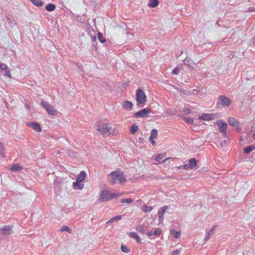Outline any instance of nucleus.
<instances>
[{"label":"nucleus","mask_w":255,"mask_h":255,"mask_svg":"<svg viewBox=\"0 0 255 255\" xmlns=\"http://www.w3.org/2000/svg\"><path fill=\"white\" fill-rule=\"evenodd\" d=\"M228 122L230 125H232L236 128V131L237 132H241L242 129L239 127L240 123L234 118H230L228 119Z\"/></svg>","instance_id":"obj_10"},{"label":"nucleus","mask_w":255,"mask_h":255,"mask_svg":"<svg viewBox=\"0 0 255 255\" xmlns=\"http://www.w3.org/2000/svg\"><path fill=\"white\" fill-rule=\"evenodd\" d=\"M146 234H147V236H149V237L151 239H152L153 238V232L151 230L147 231V232H146Z\"/></svg>","instance_id":"obj_42"},{"label":"nucleus","mask_w":255,"mask_h":255,"mask_svg":"<svg viewBox=\"0 0 255 255\" xmlns=\"http://www.w3.org/2000/svg\"><path fill=\"white\" fill-rule=\"evenodd\" d=\"M97 130H99L101 134L106 133L108 132L110 133L111 127H108V125L103 123L102 122H99L96 124Z\"/></svg>","instance_id":"obj_6"},{"label":"nucleus","mask_w":255,"mask_h":255,"mask_svg":"<svg viewBox=\"0 0 255 255\" xmlns=\"http://www.w3.org/2000/svg\"><path fill=\"white\" fill-rule=\"evenodd\" d=\"M122 218V215H118V216H117L116 217H114L113 218H112L111 219H110V220H109L107 222V224H111V223H113L114 222H117V221H118L120 220H121Z\"/></svg>","instance_id":"obj_23"},{"label":"nucleus","mask_w":255,"mask_h":255,"mask_svg":"<svg viewBox=\"0 0 255 255\" xmlns=\"http://www.w3.org/2000/svg\"><path fill=\"white\" fill-rule=\"evenodd\" d=\"M138 126L135 124L132 125L130 127V132L131 134H134L138 130Z\"/></svg>","instance_id":"obj_28"},{"label":"nucleus","mask_w":255,"mask_h":255,"mask_svg":"<svg viewBox=\"0 0 255 255\" xmlns=\"http://www.w3.org/2000/svg\"><path fill=\"white\" fill-rule=\"evenodd\" d=\"M133 106L132 103L129 101H126L124 102L123 107L124 109H129L131 110Z\"/></svg>","instance_id":"obj_19"},{"label":"nucleus","mask_w":255,"mask_h":255,"mask_svg":"<svg viewBox=\"0 0 255 255\" xmlns=\"http://www.w3.org/2000/svg\"><path fill=\"white\" fill-rule=\"evenodd\" d=\"M22 169V167H21L18 163L13 164L10 168V170L13 172H18Z\"/></svg>","instance_id":"obj_20"},{"label":"nucleus","mask_w":255,"mask_h":255,"mask_svg":"<svg viewBox=\"0 0 255 255\" xmlns=\"http://www.w3.org/2000/svg\"><path fill=\"white\" fill-rule=\"evenodd\" d=\"M28 125H29V126L31 127L34 130L37 131V132H40L41 130L40 125L39 124H38L37 123H36V122L30 123Z\"/></svg>","instance_id":"obj_15"},{"label":"nucleus","mask_w":255,"mask_h":255,"mask_svg":"<svg viewBox=\"0 0 255 255\" xmlns=\"http://www.w3.org/2000/svg\"><path fill=\"white\" fill-rule=\"evenodd\" d=\"M41 105L46 110L48 115L53 116L57 114V111L48 102L43 100L41 102Z\"/></svg>","instance_id":"obj_5"},{"label":"nucleus","mask_w":255,"mask_h":255,"mask_svg":"<svg viewBox=\"0 0 255 255\" xmlns=\"http://www.w3.org/2000/svg\"><path fill=\"white\" fill-rule=\"evenodd\" d=\"M150 112H151L150 108H146L136 112L133 116L135 118L147 117H148V114Z\"/></svg>","instance_id":"obj_7"},{"label":"nucleus","mask_w":255,"mask_h":255,"mask_svg":"<svg viewBox=\"0 0 255 255\" xmlns=\"http://www.w3.org/2000/svg\"><path fill=\"white\" fill-rule=\"evenodd\" d=\"M158 4V0H149L148 5L151 7H155Z\"/></svg>","instance_id":"obj_25"},{"label":"nucleus","mask_w":255,"mask_h":255,"mask_svg":"<svg viewBox=\"0 0 255 255\" xmlns=\"http://www.w3.org/2000/svg\"><path fill=\"white\" fill-rule=\"evenodd\" d=\"M228 143H229V140H223V141H221V145L222 147L224 145L227 144Z\"/></svg>","instance_id":"obj_46"},{"label":"nucleus","mask_w":255,"mask_h":255,"mask_svg":"<svg viewBox=\"0 0 255 255\" xmlns=\"http://www.w3.org/2000/svg\"><path fill=\"white\" fill-rule=\"evenodd\" d=\"M197 163V160L194 158H190L189 160V164H188V165L189 166V168H190L191 169H193L194 167H195Z\"/></svg>","instance_id":"obj_17"},{"label":"nucleus","mask_w":255,"mask_h":255,"mask_svg":"<svg viewBox=\"0 0 255 255\" xmlns=\"http://www.w3.org/2000/svg\"><path fill=\"white\" fill-rule=\"evenodd\" d=\"M253 148L252 147V146L251 145H249V146H248L247 147H246L244 149V153L246 154H248L249 153H250L252 151H253Z\"/></svg>","instance_id":"obj_31"},{"label":"nucleus","mask_w":255,"mask_h":255,"mask_svg":"<svg viewBox=\"0 0 255 255\" xmlns=\"http://www.w3.org/2000/svg\"><path fill=\"white\" fill-rule=\"evenodd\" d=\"M0 74L7 77H10L11 74L8 67L5 64L0 63Z\"/></svg>","instance_id":"obj_8"},{"label":"nucleus","mask_w":255,"mask_h":255,"mask_svg":"<svg viewBox=\"0 0 255 255\" xmlns=\"http://www.w3.org/2000/svg\"><path fill=\"white\" fill-rule=\"evenodd\" d=\"M169 207L168 206H164V207L160 208L158 212V218L160 219H163V215L166 212V211L169 209Z\"/></svg>","instance_id":"obj_14"},{"label":"nucleus","mask_w":255,"mask_h":255,"mask_svg":"<svg viewBox=\"0 0 255 255\" xmlns=\"http://www.w3.org/2000/svg\"><path fill=\"white\" fill-rule=\"evenodd\" d=\"M12 226H3L0 228V235L2 236L9 235L12 234Z\"/></svg>","instance_id":"obj_9"},{"label":"nucleus","mask_w":255,"mask_h":255,"mask_svg":"<svg viewBox=\"0 0 255 255\" xmlns=\"http://www.w3.org/2000/svg\"><path fill=\"white\" fill-rule=\"evenodd\" d=\"M179 70L178 67H176L172 70V73L174 75H177L179 72Z\"/></svg>","instance_id":"obj_44"},{"label":"nucleus","mask_w":255,"mask_h":255,"mask_svg":"<svg viewBox=\"0 0 255 255\" xmlns=\"http://www.w3.org/2000/svg\"><path fill=\"white\" fill-rule=\"evenodd\" d=\"M128 235L130 238L134 239L137 243H140V238L136 233L130 232Z\"/></svg>","instance_id":"obj_22"},{"label":"nucleus","mask_w":255,"mask_h":255,"mask_svg":"<svg viewBox=\"0 0 255 255\" xmlns=\"http://www.w3.org/2000/svg\"><path fill=\"white\" fill-rule=\"evenodd\" d=\"M252 132H255V127H252L251 128Z\"/></svg>","instance_id":"obj_52"},{"label":"nucleus","mask_w":255,"mask_h":255,"mask_svg":"<svg viewBox=\"0 0 255 255\" xmlns=\"http://www.w3.org/2000/svg\"><path fill=\"white\" fill-rule=\"evenodd\" d=\"M86 175V172L84 171H82L77 176L76 180L81 182H83L85 179Z\"/></svg>","instance_id":"obj_18"},{"label":"nucleus","mask_w":255,"mask_h":255,"mask_svg":"<svg viewBox=\"0 0 255 255\" xmlns=\"http://www.w3.org/2000/svg\"><path fill=\"white\" fill-rule=\"evenodd\" d=\"M253 137L255 139V133L253 134Z\"/></svg>","instance_id":"obj_56"},{"label":"nucleus","mask_w":255,"mask_h":255,"mask_svg":"<svg viewBox=\"0 0 255 255\" xmlns=\"http://www.w3.org/2000/svg\"><path fill=\"white\" fill-rule=\"evenodd\" d=\"M249 11H254V9L253 7H250L248 10Z\"/></svg>","instance_id":"obj_53"},{"label":"nucleus","mask_w":255,"mask_h":255,"mask_svg":"<svg viewBox=\"0 0 255 255\" xmlns=\"http://www.w3.org/2000/svg\"><path fill=\"white\" fill-rule=\"evenodd\" d=\"M251 42H252V44L254 45V46H255V36L253 37L251 40Z\"/></svg>","instance_id":"obj_49"},{"label":"nucleus","mask_w":255,"mask_h":255,"mask_svg":"<svg viewBox=\"0 0 255 255\" xmlns=\"http://www.w3.org/2000/svg\"><path fill=\"white\" fill-rule=\"evenodd\" d=\"M178 169H189V166L188 165V164H185L179 166L178 167Z\"/></svg>","instance_id":"obj_43"},{"label":"nucleus","mask_w":255,"mask_h":255,"mask_svg":"<svg viewBox=\"0 0 255 255\" xmlns=\"http://www.w3.org/2000/svg\"><path fill=\"white\" fill-rule=\"evenodd\" d=\"M173 235L175 238L177 239L179 238L180 236V232L174 230L173 231Z\"/></svg>","instance_id":"obj_40"},{"label":"nucleus","mask_w":255,"mask_h":255,"mask_svg":"<svg viewBox=\"0 0 255 255\" xmlns=\"http://www.w3.org/2000/svg\"><path fill=\"white\" fill-rule=\"evenodd\" d=\"M56 8V5L53 3H48L46 6H45V9L48 11H52L54 10Z\"/></svg>","instance_id":"obj_24"},{"label":"nucleus","mask_w":255,"mask_h":255,"mask_svg":"<svg viewBox=\"0 0 255 255\" xmlns=\"http://www.w3.org/2000/svg\"><path fill=\"white\" fill-rule=\"evenodd\" d=\"M137 105L142 107L146 101V96L145 93L140 89H138L135 93Z\"/></svg>","instance_id":"obj_3"},{"label":"nucleus","mask_w":255,"mask_h":255,"mask_svg":"<svg viewBox=\"0 0 255 255\" xmlns=\"http://www.w3.org/2000/svg\"><path fill=\"white\" fill-rule=\"evenodd\" d=\"M209 116H210V120H214L216 118H217V114H209Z\"/></svg>","instance_id":"obj_45"},{"label":"nucleus","mask_w":255,"mask_h":255,"mask_svg":"<svg viewBox=\"0 0 255 255\" xmlns=\"http://www.w3.org/2000/svg\"><path fill=\"white\" fill-rule=\"evenodd\" d=\"M170 159V158H166L165 159H164V160L163 161V162H165L166 161H167V160H169Z\"/></svg>","instance_id":"obj_54"},{"label":"nucleus","mask_w":255,"mask_h":255,"mask_svg":"<svg viewBox=\"0 0 255 255\" xmlns=\"http://www.w3.org/2000/svg\"><path fill=\"white\" fill-rule=\"evenodd\" d=\"M216 124L219 126L220 132L224 131L225 132V130H227V124L222 120L216 121Z\"/></svg>","instance_id":"obj_12"},{"label":"nucleus","mask_w":255,"mask_h":255,"mask_svg":"<svg viewBox=\"0 0 255 255\" xmlns=\"http://www.w3.org/2000/svg\"><path fill=\"white\" fill-rule=\"evenodd\" d=\"M4 149L3 144L1 142H0V156L2 157H5V156L4 155V152H3Z\"/></svg>","instance_id":"obj_36"},{"label":"nucleus","mask_w":255,"mask_h":255,"mask_svg":"<svg viewBox=\"0 0 255 255\" xmlns=\"http://www.w3.org/2000/svg\"><path fill=\"white\" fill-rule=\"evenodd\" d=\"M149 224L148 223H144L141 225L137 226L136 230L140 233L144 234L147 230Z\"/></svg>","instance_id":"obj_11"},{"label":"nucleus","mask_w":255,"mask_h":255,"mask_svg":"<svg viewBox=\"0 0 255 255\" xmlns=\"http://www.w3.org/2000/svg\"><path fill=\"white\" fill-rule=\"evenodd\" d=\"M97 35L99 41H100L102 43H104L106 42V39L103 37V34L101 32H98Z\"/></svg>","instance_id":"obj_29"},{"label":"nucleus","mask_w":255,"mask_h":255,"mask_svg":"<svg viewBox=\"0 0 255 255\" xmlns=\"http://www.w3.org/2000/svg\"><path fill=\"white\" fill-rule=\"evenodd\" d=\"M92 40V45L93 46L96 47L97 42V38L95 35L91 37Z\"/></svg>","instance_id":"obj_35"},{"label":"nucleus","mask_w":255,"mask_h":255,"mask_svg":"<svg viewBox=\"0 0 255 255\" xmlns=\"http://www.w3.org/2000/svg\"><path fill=\"white\" fill-rule=\"evenodd\" d=\"M164 157V155L163 154H157L156 157H155V160L157 161V162H160V160L163 158V157Z\"/></svg>","instance_id":"obj_38"},{"label":"nucleus","mask_w":255,"mask_h":255,"mask_svg":"<svg viewBox=\"0 0 255 255\" xmlns=\"http://www.w3.org/2000/svg\"><path fill=\"white\" fill-rule=\"evenodd\" d=\"M184 112L186 114H189L191 113V110L189 108H187L184 110Z\"/></svg>","instance_id":"obj_48"},{"label":"nucleus","mask_w":255,"mask_h":255,"mask_svg":"<svg viewBox=\"0 0 255 255\" xmlns=\"http://www.w3.org/2000/svg\"><path fill=\"white\" fill-rule=\"evenodd\" d=\"M121 250L126 253H128L130 252V249L125 245H122L121 248Z\"/></svg>","instance_id":"obj_32"},{"label":"nucleus","mask_w":255,"mask_h":255,"mask_svg":"<svg viewBox=\"0 0 255 255\" xmlns=\"http://www.w3.org/2000/svg\"><path fill=\"white\" fill-rule=\"evenodd\" d=\"M60 231L62 232L66 231L68 233H71L72 230L67 226H63Z\"/></svg>","instance_id":"obj_39"},{"label":"nucleus","mask_w":255,"mask_h":255,"mask_svg":"<svg viewBox=\"0 0 255 255\" xmlns=\"http://www.w3.org/2000/svg\"><path fill=\"white\" fill-rule=\"evenodd\" d=\"M184 64L185 65H188L192 70H196V67H194L193 65H195V66H197L196 64L194 63L193 61L189 58H186L183 60Z\"/></svg>","instance_id":"obj_13"},{"label":"nucleus","mask_w":255,"mask_h":255,"mask_svg":"<svg viewBox=\"0 0 255 255\" xmlns=\"http://www.w3.org/2000/svg\"><path fill=\"white\" fill-rule=\"evenodd\" d=\"M153 209L152 207L151 206H148L146 205H144L142 207V210L143 211L147 212H150Z\"/></svg>","instance_id":"obj_34"},{"label":"nucleus","mask_w":255,"mask_h":255,"mask_svg":"<svg viewBox=\"0 0 255 255\" xmlns=\"http://www.w3.org/2000/svg\"><path fill=\"white\" fill-rule=\"evenodd\" d=\"M73 186L75 189H82L84 187V184L81 183V182L76 181L73 183Z\"/></svg>","instance_id":"obj_21"},{"label":"nucleus","mask_w":255,"mask_h":255,"mask_svg":"<svg viewBox=\"0 0 255 255\" xmlns=\"http://www.w3.org/2000/svg\"><path fill=\"white\" fill-rule=\"evenodd\" d=\"M183 120L190 124H193L194 119L189 117H184Z\"/></svg>","instance_id":"obj_33"},{"label":"nucleus","mask_w":255,"mask_h":255,"mask_svg":"<svg viewBox=\"0 0 255 255\" xmlns=\"http://www.w3.org/2000/svg\"><path fill=\"white\" fill-rule=\"evenodd\" d=\"M157 130L155 129H153L151 130V134L149 138L154 139L156 138L157 136Z\"/></svg>","instance_id":"obj_30"},{"label":"nucleus","mask_w":255,"mask_h":255,"mask_svg":"<svg viewBox=\"0 0 255 255\" xmlns=\"http://www.w3.org/2000/svg\"><path fill=\"white\" fill-rule=\"evenodd\" d=\"M122 203H130L132 202L131 198L123 199L121 201Z\"/></svg>","instance_id":"obj_41"},{"label":"nucleus","mask_w":255,"mask_h":255,"mask_svg":"<svg viewBox=\"0 0 255 255\" xmlns=\"http://www.w3.org/2000/svg\"><path fill=\"white\" fill-rule=\"evenodd\" d=\"M221 132L223 133V135L224 137H227V130H225V132L224 131Z\"/></svg>","instance_id":"obj_51"},{"label":"nucleus","mask_w":255,"mask_h":255,"mask_svg":"<svg viewBox=\"0 0 255 255\" xmlns=\"http://www.w3.org/2000/svg\"><path fill=\"white\" fill-rule=\"evenodd\" d=\"M216 228V226H213L212 229L209 230L206 234V236L205 237L204 241L207 242L211 237V236L213 235L214 230Z\"/></svg>","instance_id":"obj_16"},{"label":"nucleus","mask_w":255,"mask_h":255,"mask_svg":"<svg viewBox=\"0 0 255 255\" xmlns=\"http://www.w3.org/2000/svg\"><path fill=\"white\" fill-rule=\"evenodd\" d=\"M108 177L109 181L112 184H114L117 180L121 184H124L127 181L123 172L120 170L112 172L108 175Z\"/></svg>","instance_id":"obj_1"},{"label":"nucleus","mask_w":255,"mask_h":255,"mask_svg":"<svg viewBox=\"0 0 255 255\" xmlns=\"http://www.w3.org/2000/svg\"><path fill=\"white\" fill-rule=\"evenodd\" d=\"M161 233H162L161 229L160 228H157L153 232V235H154L155 236H159L161 235Z\"/></svg>","instance_id":"obj_37"},{"label":"nucleus","mask_w":255,"mask_h":255,"mask_svg":"<svg viewBox=\"0 0 255 255\" xmlns=\"http://www.w3.org/2000/svg\"><path fill=\"white\" fill-rule=\"evenodd\" d=\"M119 197L116 193H111L110 191L104 189L102 191L99 200L101 202H105L112 199H115Z\"/></svg>","instance_id":"obj_2"},{"label":"nucleus","mask_w":255,"mask_h":255,"mask_svg":"<svg viewBox=\"0 0 255 255\" xmlns=\"http://www.w3.org/2000/svg\"><path fill=\"white\" fill-rule=\"evenodd\" d=\"M149 140L153 145H155L156 144V142L153 140V139L149 138Z\"/></svg>","instance_id":"obj_50"},{"label":"nucleus","mask_w":255,"mask_h":255,"mask_svg":"<svg viewBox=\"0 0 255 255\" xmlns=\"http://www.w3.org/2000/svg\"><path fill=\"white\" fill-rule=\"evenodd\" d=\"M231 104V100L227 97L224 95H220L217 101V107L218 109L222 107H229Z\"/></svg>","instance_id":"obj_4"},{"label":"nucleus","mask_w":255,"mask_h":255,"mask_svg":"<svg viewBox=\"0 0 255 255\" xmlns=\"http://www.w3.org/2000/svg\"><path fill=\"white\" fill-rule=\"evenodd\" d=\"M209 114H203L201 116H199L198 119L204 121H210Z\"/></svg>","instance_id":"obj_26"},{"label":"nucleus","mask_w":255,"mask_h":255,"mask_svg":"<svg viewBox=\"0 0 255 255\" xmlns=\"http://www.w3.org/2000/svg\"><path fill=\"white\" fill-rule=\"evenodd\" d=\"M180 253V251L179 250H176L172 252V255H179Z\"/></svg>","instance_id":"obj_47"},{"label":"nucleus","mask_w":255,"mask_h":255,"mask_svg":"<svg viewBox=\"0 0 255 255\" xmlns=\"http://www.w3.org/2000/svg\"><path fill=\"white\" fill-rule=\"evenodd\" d=\"M253 150L255 149V144L251 145Z\"/></svg>","instance_id":"obj_55"},{"label":"nucleus","mask_w":255,"mask_h":255,"mask_svg":"<svg viewBox=\"0 0 255 255\" xmlns=\"http://www.w3.org/2000/svg\"><path fill=\"white\" fill-rule=\"evenodd\" d=\"M32 3L35 5L40 7L43 5V2L40 0H30Z\"/></svg>","instance_id":"obj_27"}]
</instances>
